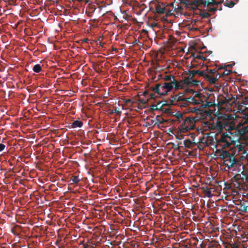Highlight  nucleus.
I'll use <instances>...</instances> for the list:
<instances>
[{
	"mask_svg": "<svg viewBox=\"0 0 248 248\" xmlns=\"http://www.w3.org/2000/svg\"><path fill=\"white\" fill-rule=\"evenodd\" d=\"M157 12L159 13H164V8L162 7L161 6L158 7L157 8Z\"/></svg>",
	"mask_w": 248,
	"mask_h": 248,
	"instance_id": "a211bd4d",
	"label": "nucleus"
},
{
	"mask_svg": "<svg viewBox=\"0 0 248 248\" xmlns=\"http://www.w3.org/2000/svg\"><path fill=\"white\" fill-rule=\"evenodd\" d=\"M246 117H247V120H248V114H247V115H246Z\"/></svg>",
	"mask_w": 248,
	"mask_h": 248,
	"instance_id": "c756f323",
	"label": "nucleus"
},
{
	"mask_svg": "<svg viewBox=\"0 0 248 248\" xmlns=\"http://www.w3.org/2000/svg\"><path fill=\"white\" fill-rule=\"evenodd\" d=\"M5 147L4 144L0 143V152L2 151Z\"/></svg>",
	"mask_w": 248,
	"mask_h": 248,
	"instance_id": "412c9836",
	"label": "nucleus"
},
{
	"mask_svg": "<svg viewBox=\"0 0 248 248\" xmlns=\"http://www.w3.org/2000/svg\"><path fill=\"white\" fill-rule=\"evenodd\" d=\"M222 3H224L225 6L229 7H232L234 5V3L231 0H223L218 4V5Z\"/></svg>",
	"mask_w": 248,
	"mask_h": 248,
	"instance_id": "9b49d317",
	"label": "nucleus"
},
{
	"mask_svg": "<svg viewBox=\"0 0 248 248\" xmlns=\"http://www.w3.org/2000/svg\"><path fill=\"white\" fill-rule=\"evenodd\" d=\"M115 112L117 114L119 115L121 113V111L120 110L119 108H115Z\"/></svg>",
	"mask_w": 248,
	"mask_h": 248,
	"instance_id": "4be33fe9",
	"label": "nucleus"
},
{
	"mask_svg": "<svg viewBox=\"0 0 248 248\" xmlns=\"http://www.w3.org/2000/svg\"><path fill=\"white\" fill-rule=\"evenodd\" d=\"M153 91L160 95H165L168 93L163 83L156 84L153 88Z\"/></svg>",
	"mask_w": 248,
	"mask_h": 248,
	"instance_id": "6e6552de",
	"label": "nucleus"
},
{
	"mask_svg": "<svg viewBox=\"0 0 248 248\" xmlns=\"http://www.w3.org/2000/svg\"><path fill=\"white\" fill-rule=\"evenodd\" d=\"M199 83V81L193 79L189 77L186 78L184 81H181L180 82L176 80L175 90H177L180 89H184L186 86H198Z\"/></svg>",
	"mask_w": 248,
	"mask_h": 248,
	"instance_id": "39448f33",
	"label": "nucleus"
},
{
	"mask_svg": "<svg viewBox=\"0 0 248 248\" xmlns=\"http://www.w3.org/2000/svg\"><path fill=\"white\" fill-rule=\"evenodd\" d=\"M168 93L170 92L173 89H175L176 86V80L170 82H165L163 83Z\"/></svg>",
	"mask_w": 248,
	"mask_h": 248,
	"instance_id": "1a4fd4ad",
	"label": "nucleus"
},
{
	"mask_svg": "<svg viewBox=\"0 0 248 248\" xmlns=\"http://www.w3.org/2000/svg\"><path fill=\"white\" fill-rule=\"evenodd\" d=\"M217 154V156L224 159L225 164L229 168L232 167L235 164L236 159L232 156L231 153L226 150H218Z\"/></svg>",
	"mask_w": 248,
	"mask_h": 248,
	"instance_id": "f03ea898",
	"label": "nucleus"
},
{
	"mask_svg": "<svg viewBox=\"0 0 248 248\" xmlns=\"http://www.w3.org/2000/svg\"><path fill=\"white\" fill-rule=\"evenodd\" d=\"M122 108L124 109V106H122Z\"/></svg>",
	"mask_w": 248,
	"mask_h": 248,
	"instance_id": "2f4dec72",
	"label": "nucleus"
},
{
	"mask_svg": "<svg viewBox=\"0 0 248 248\" xmlns=\"http://www.w3.org/2000/svg\"><path fill=\"white\" fill-rule=\"evenodd\" d=\"M130 100H127L126 102H130Z\"/></svg>",
	"mask_w": 248,
	"mask_h": 248,
	"instance_id": "7c9ffc66",
	"label": "nucleus"
},
{
	"mask_svg": "<svg viewBox=\"0 0 248 248\" xmlns=\"http://www.w3.org/2000/svg\"><path fill=\"white\" fill-rule=\"evenodd\" d=\"M173 115L175 116L178 121L180 122L183 119V113L180 111H174L173 112Z\"/></svg>",
	"mask_w": 248,
	"mask_h": 248,
	"instance_id": "f8f14e48",
	"label": "nucleus"
},
{
	"mask_svg": "<svg viewBox=\"0 0 248 248\" xmlns=\"http://www.w3.org/2000/svg\"><path fill=\"white\" fill-rule=\"evenodd\" d=\"M248 111V110L247 109H246V111H245V114H246Z\"/></svg>",
	"mask_w": 248,
	"mask_h": 248,
	"instance_id": "c85d7f7f",
	"label": "nucleus"
},
{
	"mask_svg": "<svg viewBox=\"0 0 248 248\" xmlns=\"http://www.w3.org/2000/svg\"><path fill=\"white\" fill-rule=\"evenodd\" d=\"M220 141L224 143L222 145L223 146H233L231 147V155L235 158L237 156H238L237 159H243L246 158L247 154L244 146L240 142L238 137L234 136L233 133L227 132L223 133L221 135Z\"/></svg>",
	"mask_w": 248,
	"mask_h": 248,
	"instance_id": "f257e3e1",
	"label": "nucleus"
},
{
	"mask_svg": "<svg viewBox=\"0 0 248 248\" xmlns=\"http://www.w3.org/2000/svg\"><path fill=\"white\" fill-rule=\"evenodd\" d=\"M246 169H248V167Z\"/></svg>",
	"mask_w": 248,
	"mask_h": 248,
	"instance_id": "473e14b6",
	"label": "nucleus"
},
{
	"mask_svg": "<svg viewBox=\"0 0 248 248\" xmlns=\"http://www.w3.org/2000/svg\"><path fill=\"white\" fill-rule=\"evenodd\" d=\"M147 100H142V103H143V104H146L147 103Z\"/></svg>",
	"mask_w": 248,
	"mask_h": 248,
	"instance_id": "bb28decb",
	"label": "nucleus"
},
{
	"mask_svg": "<svg viewBox=\"0 0 248 248\" xmlns=\"http://www.w3.org/2000/svg\"><path fill=\"white\" fill-rule=\"evenodd\" d=\"M230 72H231V71H230V70H225V71L224 72V75H229V74H230Z\"/></svg>",
	"mask_w": 248,
	"mask_h": 248,
	"instance_id": "b1692460",
	"label": "nucleus"
},
{
	"mask_svg": "<svg viewBox=\"0 0 248 248\" xmlns=\"http://www.w3.org/2000/svg\"><path fill=\"white\" fill-rule=\"evenodd\" d=\"M235 100L234 98H233L232 101V103H235Z\"/></svg>",
	"mask_w": 248,
	"mask_h": 248,
	"instance_id": "cd10ccee",
	"label": "nucleus"
},
{
	"mask_svg": "<svg viewBox=\"0 0 248 248\" xmlns=\"http://www.w3.org/2000/svg\"><path fill=\"white\" fill-rule=\"evenodd\" d=\"M197 4H204L207 6L210 12H215L218 9V4L223 0H194ZM220 8H218L220 9Z\"/></svg>",
	"mask_w": 248,
	"mask_h": 248,
	"instance_id": "20e7f679",
	"label": "nucleus"
},
{
	"mask_svg": "<svg viewBox=\"0 0 248 248\" xmlns=\"http://www.w3.org/2000/svg\"><path fill=\"white\" fill-rule=\"evenodd\" d=\"M235 115L234 114H226L225 115L224 118L226 119L228 122H226L225 124V128L227 130L233 129L235 128V124L234 122Z\"/></svg>",
	"mask_w": 248,
	"mask_h": 248,
	"instance_id": "0eeeda50",
	"label": "nucleus"
},
{
	"mask_svg": "<svg viewBox=\"0 0 248 248\" xmlns=\"http://www.w3.org/2000/svg\"><path fill=\"white\" fill-rule=\"evenodd\" d=\"M33 70L36 73H38L41 70V66L39 64H35L33 67Z\"/></svg>",
	"mask_w": 248,
	"mask_h": 248,
	"instance_id": "2eb2a0df",
	"label": "nucleus"
},
{
	"mask_svg": "<svg viewBox=\"0 0 248 248\" xmlns=\"http://www.w3.org/2000/svg\"><path fill=\"white\" fill-rule=\"evenodd\" d=\"M221 102V103H222V104L225 103H227V104H231V103H230L229 102V101H228L227 100H226V99H225V100L224 101H222V102Z\"/></svg>",
	"mask_w": 248,
	"mask_h": 248,
	"instance_id": "393cba45",
	"label": "nucleus"
},
{
	"mask_svg": "<svg viewBox=\"0 0 248 248\" xmlns=\"http://www.w3.org/2000/svg\"><path fill=\"white\" fill-rule=\"evenodd\" d=\"M79 180V179L77 176H73L71 178V181L73 183H78Z\"/></svg>",
	"mask_w": 248,
	"mask_h": 248,
	"instance_id": "f3484780",
	"label": "nucleus"
},
{
	"mask_svg": "<svg viewBox=\"0 0 248 248\" xmlns=\"http://www.w3.org/2000/svg\"><path fill=\"white\" fill-rule=\"evenodd\" d=\"M184 144L186 148H190L193 145V142L189 140H185L184 141Z\"/></svg>",
	"mask_w": 248,
	"mask_h": 248,
	"instance_id": "ddd939ff",
	"label": "nucleus"
},
{
	"mask_svg": "<svg viewBox=\"0 0 248 248\" xmlns=\"http://www.w3.org/2000/svg\"><path fill=\"white\" fill-rule=\"evenodd\" d=\"M187 92L192 93V95L188 98H182L181 99L182 100L186 101L193 104H199L202 102L201 97L202 95L201 93L195 92L192 89L187 90Z\"/></svg>",
	"mask_w": 248,
	"mask_h": 248,
	"instance_id": "423d86ee",
	"label": "nucleus"
},
{
	"mask_svg": "<svg viewBox=\"0 0 248 248\" xmlns=\"http://www.w3.org/2000/svg\"><path fill=\"white\" fill-rule=\"evenodd\" d=\"M242 104L244 105H248V99H245V101H244L243 102H242Z\"/></svg>",
	"mask_w": 248,
	"mask_h": 248,
	"instance_id": "5701e85b",
	"label": "nucleus"
},
{
	"mask_svg": "<svg viewBox=\"0 0 248 248\" xmlns=\"http://www.w3.org/2000/svg\"><path fill=\"white\" fill-rule=\"evenodd\" d=\"M190 111L192 112H195L197 113L200 112V110L199 109L195 107L192 109H191Z\"/></svg>",
	"mask_w": 248,
	"mask_h": 248,
	"instance_id": "aec40b11",
	"label": "nucleus"
},
{
	"mask_svg": "<svg viewBox=\"0 0 248 248\" xmlns=\"http://www.w3.org/2000/svg\"><path fill=\"white\" fill-rule=\"evenodd\" d=\"M244 132H248V126L245 128Z\"/></svg>",
	"mask_w": 248,
	"mask_h": 248,
	"instance_id": "a878e982",
	"label": "nucleus"
},
{
	"mask_svg": "<svg viewBox=\"0 0 248 248\" xmlns=\"http://www.w3.org/2000/svg\"><path fill=\"white\" fill-rule=\"evenodd\" d=\"M165 79L167 82L173 81V80H176L174 77L172 76H166L165 78Z\"/></svg>",
	"mask_w": 248,
	"mask_h": 248,
	"instance_id": "dca6fc26",
	"label": "nucleus"
},
{
	"mask_svg": "<svg viewBox=\"0 0 248 248\" xmlns=\"http://www.w3.org/2000/svg\"><path fill=\"white\" fill-rule=\"evenodd\" d=\"M185 133L186 132L181 131V129L178 127L175 132V136L177 139L180 140H182L184 138L185 135L183 134Z\"/></svg>",
	"mask_w": 248,
	"mask_h": 248,
	"instance_id": "9d476101",
	"label": "nucleus"
},
{
	"mask_svg": "<svg viewBox=\"0 0 248 248\" xmlns=\"http://www.w3.org/2000/svg\"><path fill=\"white\" fill-rule=\"evenodd\" d=\"M198 120L196 117H188L183 121L178 127L181 129V131L187 132L194 128L195 122Z\"/></svg>",
	"mask_w": 248,
	"mask_h": 248,
	"instance_id": "7ed1b4c3",
	"label": "nucleus"
},
{
	"mask_svg": "<svg viewBox=\"0 0 248 248\" xmlns=\"http://www.w3.org/2000/svg\"><path fill=\"white\" fill-rule=\"evenodd\" d=\"M213 104L212 102H206V103L205 104H202V106H204L205 107H211L212 106H213Z\"/></svg>",
	"mask_w": 248,
	"mask_h": 248,
	"instance_id": "6ab92c4d",
	"label": "nucleus"
},
{
	"mask_svg": "<svg viewBox=\"0 0 248 248\" xmlns=\"http://www.w3.org/2000/svg\"><path fill=\"white\" fill-rule=\"evenodd\" d=\"M82 126V123L80 121H75L72 124V127L73 128L81 127Z\"/></svg>",
	"mask_w": 248,
	"mask_h": 248,
	"instance_id": "4468645a",
	"label": "nucleus"
}]
</instances>
